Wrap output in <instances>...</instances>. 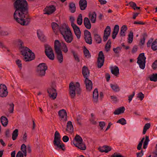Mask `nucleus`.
I'll return each mask as SVG.
<instances>
[{
  "label": "nucleus",
  "mask_w": 157,
  "mask_h": 157,
  "mask_svg": "<svg viewBox=\"0 0 157 157\" xmlns=\"http://www.w3.org/2000/svg\"><path fill=\"white\" fill-rule=\"evenodd\" d=\"M71 52L73 55L75 60L77 61L78 62H79V59L77 53L73 50H71Z\"/></svg>",
  "instance_id": "79ce46f5"
},
{
  "label": "nucleus",
  "mask_w": 157,
  "mask_h": 157,
  "mask_svg": "<svg viewBox=\"0 0 157 157\" xmlns=\"http://www.w3.org/2000/svg\"><path fill=\"white\" fill-rule=\"evenodd\" d=\"M97 14L95 11L92 13H89V17L92 23H95L96 21Z\"/></svg>",
  "instance_id": "4be33fe9"
},
{
  "label": "nucleus",
  "mask_w": 157,
  "mask_h": 157,
  "mask_svg": "<svg viewBox=\"0 0 157 157\" xmlns=\"http://www.w3.org/2000/svg\"><path fill=\"white\" fill-rule=\"evenodd\" d=\"M110 27L109 26H108L106 27L104 31L103 36V40L105 42L108 40V37L110 35Z\"/></svg>",
  "instance_id": "f3484780"
},
{
  "label": "nucleus",
  "mask_w": 157,
  "mask_h": 157,
  "mask_svg": "<svg viewBox=\"0 0 157 157\" xmlns=\"http://www.w3.org/2000/svg\"><path fill=\"white\" fill-rule=\"evenodd\" d=\"M119 31V26L117 25H115L114 28L113 32H116V33H118Z\"/></svg>",
  "instance_id": "603ef678"
},
{
  "label": "nucleus",
  "mask_w": 157,
  "mask_h": 157,
  "mask_svg": "<svg viewBox=\"0 0 157 157\" xmlns=\"http://www.w3.org/2000/svg\"><path fill=\"white\" fill-rule=\"evenodd\" d=\"M47 92L48 94L49 97L50 98L54 100L56 98L57 95V93L56 89L54 87H51L48 88L47 89Z\"/></svg>",
  "instance_id": "f8f14e48"
},
{
  "label": "nucleus",
  "mask_w": 157,
  "mask_h": 157,
  "mask_svg": "<svg viewBox=\"0 0 157 157\" xmlns=\"http://www.w3.org/2000/svg\"><path fill=\"white\" fill-rule=\"evenodd\" d=\"M16 157H24V155L22 152L19 151L17 153Z\"/></svg>",
  "instance_id": "bf43d9fd"
},
{
  "label": "nucleus",
  "mask_w": 157,
  "mask_h": 157,
  "mask_svg": "<svg viewBox=\"0 0 157 157\" xmlns=\"http://www.w3.org/2000/svg\"><path fill=\"white\" fill-rule=\"evenodd\" d=\"M56 54L57 58L60 63H62L63 60V58L62 52L61 50L55 51Z\"/></svg>",
  "instance_id": "412c9836"
},
{
  "label": "nucleus",
  "mask_w": 157,
  "mask_h": 157,
  "mask_svg": "<svg viewBox=\"0 0 157 157\" xmlns=\"http://www.w3.org/2000/svg\"><path fill=\"white\" fill-rule=\"evenodd\" d=\"M62 49L63 51L65 53H67L68 51L67 46H66V44L63 42H62Z\"/></svg>",
  "instance_id": "a19ab883"
},
{
  "label": "nucleus",
  "mask_w": 157,
  "mask_h": 157,
  "mask_svg": "<svg viewBox=\"0 0 157 157\" xmlns=\"http://www.w3.org/2000/svg\"><path fill=\"white\" fill-rule=\"evenodd\" d=\"M26 147V146L24 144H23L21 145V149L23 153L27 152Z\"/></svg>",
  "instance_id": "8fccbe9b"
},
{
  "label": "nucleus",
  "mask_w": 157,
  "mask_h": 157,
  "mask_svg": "<svg viewBox=\"0 0 157 157\" xmlns=\"http://www.w3.org/2000/svg\"><path fill=\"white\" fill-rule=\"evenodd\" d=\"M147 37V35L146 33H144V36L143 38L142 39H141L140 40V43L142 44H144V43L145 40V37Z\"/></svg>",
  "instance_id": "09e8293b"
},
{
  "label": "nucleus",
  "mask_w": 157,
  "mask_h": 157,
  "mask_svg": "<svg viewBox=\"0 0 157 157\" xmlns=\"http://www.w3.org/2000/svg\"><path fill=\"white\" fill-rule=\"evenodd\" d=\"M98 89L97 88H96L93 91V95L94 101L96 103H97L98 101Z\"/></svg>",
  "instance_id": "cd10ccee"
},
{
  "label": "nucleus",
  "mask_w": 157,
  "mask_h": 157,
  "mask_svg": "<svg viewBox=\"0 0 157 157\" xmlns=\"http://www.w3.org/2000/svg\"><path fill=\"white\" fill-rule=\"evenodd\" d=\"M2 28L0 27V35L1 36H7L9 34L7 31H4L1 29Z\"/></svg>",
  "instance_id": "49530a36"
},
{
  "label": "nucleus",
  "mask_w": 157,
  "mask_h": 157,
  "mask_svg": "<svg viewBox=\"0 0 157 157\" xmlns=\"http://www.w3.org/2000/svg\"><path fill=\"white\" fill-rule=\"evenodd\" d=\"M74 128L72 122L69 121L67 124L66 131L70 133L73 132Z\"/></svg>",
  "instance_id": "aec40b11"
},
{
  "label": "nucleus",
  "mask_w": 157,
  "mask_h": 157,
  "mask_svg": "<svg viewBox=\"0 0 157 157\" xmlns=\"http://www.w3.org/2000/svg\"><path fill=\"white\" fill-rule=\"evenodd\" d=\"M18 44L21 45V55L24 56L23 59L25 61H30L35 58V54L32 51L27 47L22 46L23 42L20 39L18 40Z\"/></svg>",
  "instance_id": "7ed1b4c3"
},
{
  "label": "nucleus",
  "mask_w": 157,
  "mask_h": 157,
  "mask_svg": "<svg viewBox=\"0 0 157 157\" xmlns=\"http://www.w3.org/2000/svg\"><path fill=\"white\" fill-rule=\"evenodd\" d=\"M45 53L48 58L51 60H53L55 56L53 50L51 47L49 45L45 44Z\"/></svg>",
  "instance_id": "6e6552de"
},
{
  "label": "nucleus",
  "mask_w": 157,
  "mask_h": 157,
  "mask_svg": "<svg viewBox=\"0 0 157 157\" xmlns=\"http://www.w3.org/2000/svg\"><path fill=\"white\" fill-rule=\"evenodd\" d=\"M83 52L85 55V56L87 58H89L91 57V55L89 52V51L85 47H84Z\"/></svg>",
  "instance_id": "f704fd0d"
},
{
  "label": "nucleus",
  "mask_w": 157,
  "mask_h": 157,
  "mask_svg": "<svg viewBox=\"0 0 157 157\" xmlns=\"http://www.w3.org/2000/svg\"><path fill=\"white\" fill-rule=\"evenodd\" d=\"M18 130L17 129H15L13 132L12 135V139L13 140H14L17 138L18 135Z\"/></svg>",
  "instance_id": "473e14b6"
},
{
  "label": "nucleus",
  "mask_w": 157,
  "mask_h": 157,
  "mask_svg": "<svg viewBox=\"0 0 157 157\" xmlns=\"http://www.w3.org/2000/svg\"><path fill=\"white\" fill-rule=\"evenodd\" d=\"M125 110V108L124 107H121L115 110L113 112V113L115 115H119L120 113H123Z\"/></svg>",
  "instance_id": "c85d7f7f"
},
{
  "label": "nucleus",
  "mask_w": 157,
  "mask_h": 157,
  "mask_svg": "<svg viewBox=\"0 0 157 157\" xmlns=\"http://www.w3.org/2000/svg\"><path fill=\"white\" fill-rule=\"evenodd\" d=\"M149 78L151 81L156 82L157 81V74H153L151 75Z\"/></svg>",
  "instance_id": "e433bc0d"
},
{
  "label": "nucleus",
  "mask_w": 157,
  "mask_h": 157,
  "mask_svg": "<svg viewBox=\"0 0 157 157\" xmlns=\"http://www.w3.org/2000/svg\"><path fill=\"white\" fill-rule=\"evenodd\" d=\"M111 41L110 39L109 40L105 45V48L106 51L108 52L110 50L111 48Z\"/></svg>",
  "instance_id": "ea45409f"
},
{
  "label": "nucleus",
  "mask_w": 157,
  "mask_h": 157,
  "mask_svg": "<svg viewBox=\"0 0 157 157\" xmlns=\"http://www.w3.org/2000/svg\"><path fill=\"white\" fill-rule=\"evenodd\" d=\"M62 46L61 43L58 40H56L54 43V49L55 51H57L61 50L60 47Z\"/></svg>",
  "instance_id": "393cba45"
},
{
  "label": "nucleus",
  "mask_w": 157,
  "mask_h": 157,
  "mask_svg": "<svg viewBox=\"0 0 157 157\" xmlns=\"http://www.w3.org/2000/svg\"><path fill=\"white\" fill-rule=\"evenodd\" d=\"M137 50V47L136 46H134L132 51V52L133 54L136 52Z\"/></svg>",
  "instance_id": "69168bd1"
},
{
  "label": "nucleus",
  "mask_w": 157,
  "mask_h": 157,
  "mask_svg": "<svg viewBox=\"0 0 157 157\" xmlns=\"http://www.w3.org/2000/svg\"><path fill=\"white\" fill-rule=\"evenodd\" d=\"M80 86L78 82H76V84L74 85L73 82H71L69 86V94L72 99H74L76 96V92L77 94H80L81 89L80 88Z\"/></svg>",
  "instance_id": "20e7f679"
},
{
  "label": "nucleus",
  "mask_w": 157,
  "mask_h": 157,
  "mask_svg": "<svg viewBox=\"0 0 157 157\" xmlns=\"http://www.w3.org/2000/svg\"><path fill=\"white\" fill-rule=\"evenodd\" d=\"M146 57L144 56V53H140L137 58V63L139 65L140 67L144 69L145 67Z\"/></svg>",
  "instance_id": "1a4fd4ad"
},
{
  "label": "nucleus",
  "mask_w": 157,
  "mask_h": 157,
  "mask_svg": "<svg viewBox=\"0 0 157 157\" xmlns=\"http://www.w3.org/2000/svg\"><path fill=\"white\" fill-rule=\"evenodd\" d=\"M103 148H104L105 150H106L107 151L109 150V151L111 150V147L109 146L106 145L104 146L103 147Z\"/></svg>",
  "instance_id": "052dcab7"
},
{
  "label": "nucleus",
  "mask_w": 157,
  "mask_h": 157,
  "mask_svg": "<svg viewBox=\"0 0 157 157\" xmlns=\"http://www.w3.org/2000/svg\"><path fill=\"white\" fill-rule=\"evenodd\" d=\"M127 28L126 25H123L121 29L120 34L121 36H124L125 35V32L127 30Z\"/></svg>",
  "instance_id": "c756f323"
},
{
  "label": "nucleus",
  "mask_w": 157,
  "mask_h": 157,
  "mask_svg": "<svg viewBox=\"0 0 157 157\" xmlns=\"http://www.w3.org/2000/svg\"><path fill=\"white\" fill-rule=\"evenodd\" d=\"M56 10V7L52 5L47 6L44 9V14L48 15L51 14L54 12Z\"/></svg>",
  "instance_id": "2eb2a0df"
},
{
  "label": "nucleus",
  "mask_w": 157,
  "mask_h": 157,
  "mask_svg": "<svg viewBox=\"0 0 157 157\" xmlns=\"http://www.w3.org/2000/svg\"><path fill=\"white\" fill-rule=\"evenodd\" d=\"M0 120L2 124L4 127L6 126L8 122L7 118L5 116H2L1 117Z\"/></svg>",
  "instance_id": "bb28decb"
},
{
  "label": "nucleus",
  "mask_w": 157,
  "mask_h": 157,
  "mask_svg": "<svg viewBox=\"0 0 157 157\" xmlns=\"http://www.w3.org/2000/svg\"><path fill=\"white\" fill-rule=\"evenodd\" d=\"M53 143L54 146L58 148L59 149L65 151V145L61 141L60 135L57 131H56L55 132Z\"/></svg>",
  "instance_id": "39448f33"
},
{
  "label": "nucleus",
  "mask_w": 157,
  "mask_h": 157,
  "mask_svg": "<svg viewBox=\"0 0 157 157\" xmlns=\"http://www.w3.org/2000/svg\"><path fill=\"white\" fill-rule=\"evenodd\" d=\"M82 17L81 14H80L78 16L77 19V23L79 25H81L82 23Z\"/></svg>",
  "instance_id": "c03bdc74"
},
{
  "label": "nucleus",
  "mask_w": 157,
  "mask_h": 157,
  "mask_svg": "<svg viewBox=\"0 0 157 157\" xmlns=\"http://www.w3.org/2000/svg\"><path fill=\"white\" fill-rule=\"evenodd\" d=\"M152 67L154 70L157 68V60H156L152 64Z\"/></svg>",
  "instance_id": "13d9d810"
},
{
  "label": "nucleus",
  "mask_w": 157,
  "mask_h": 157,
  "mask_svg": "<svg viewBox=\"0 0 157 157\" xmlns=\"http://www.w3.org/2000/svg\"><path fill=\"white\" fill-rule=\"evenodd\" d=\"M117 123H120L122 125H124L126 123L125 120L124 118H122L118 120Z\"/></svg>",
  "instance_id": "de8ad7c7"
},
{
  "label": "nucleus",
  "mask_w": 157,
  "mask_h": 157,
  "mask_svg": "<svg viewBox=\"0 0 157 157\" xmlns=\"http://www.w3.org/2000/svg\"><path fill=\"white\" fill-rule=\"evenodd\" d=\"M48 67L45 63H40L37 67L36 72L37 75L40 77H42L45 75L46 70Z\"/></svg>",
  "instance_id": "423d86ee"
},
{
  "label": "nucleus",
  "mask_w": 157,
  "mask_h": 157,
  "mask_svg": "<svg viewBox=\"0 0 157 157\" xmlns=\"http://www.w3.org/2000/svg\"><path fill=\"white\" fill-rule=\"evenodd\" d=\"M95 118H90V121L93 124H97V122L95 121Z\"/></svg>",
  "instance_id": "0e129e2a"
},
{
  "label": "nucleus",
  "mask_w": 157,
  "mask_h": 157,
  "mask_svg": "<svg viewBox=\"0 0 157 157\" xmlns=\"http://www.w3.org/2000/svg\"><path fill=\"white\" fill-rule=\"evenodd\" d=\"M8 94L7 89L4 84H0V96L2 98L6 97Z\"/></svg>",
  "instance_id": "9b49d317"
},
{
  "label": "nucleus",
  "mask_w": 157,
  "mask_h": 157,
  "mask_svg": "<svg viewBox=\"0 0 157 157\" xmlns=\"http://www.w3.org/2000/svg\"><path fill=\"white\" fill-rule=\"evenodd\" d=\"M62 140L64 142H67L69 140V138L67 136H64L63 137Z\"/></svg>",
  "instance_id": "4d7b16f0"
},
{
  "label": "nucleus",
  "mask_w": 157,
  "mask_h": 157,
  "mask_svg": "<svg viewBox=\"0 0 157 157\" xmlns=\"http://www.w3.org/2000/svg\"><path fill=\"white\" fill-rule=\"evenodd\" d=\"M74 139L77 142L75 144H74L76 147L82 150H84L86 149V145L83 143V140L79 135L77 134Z\"/></svg>",
  "instance_id": "0eeeda50"
},
{
  "label": "nucleus",
  "mask_w": 157,
  "mask_h": 157,
  "mask_svg": "<svg viewBox=\"0 0 157 157\" xmlns=\"http://www.w3.org/2000/svg\"><path fill=\"white\" fill-rule=\"evenodd\" d=\"M105 124L104 121H100L99 122V126L101 128V130L103 129V127L105 126Z\"/></svg>",
  "instance_id": "864d4df0"
},
{
  "label": "nucleus",
  "mask_w": 157,
  "mask_h": 157,
  "mask_svg": "<svg viewBox=\"0 0 157 157\" xmlns=\"http://www.w3.org/2000/svg\"><path fill=\"white\" fill-rule=\"evenodd\" d=\"M135 92L134 91L132 92V94L128 97V100L129 101V102H130V101L132 100L133 97L135 95Z\"/></svg>",
  "instance_id": "e2e57ef3"
},
{
  "label": "nucleus",
  "mask_w": 157,
  "mask_h": 157,
  "mask_svg": "<svg viewBox=\"0 0 157 157\" xmlns=\"http://www.w3.org/2000/svg\"><path fill=\"white\" fill-rule=\"evenodd\" d=\"M105 57L102 51L99 52L97 60V66L100 68L103 66L104 62Z\"/></svg>",
  "instance_id": "9d476101"
},
{
  "label": "nucleus",
  "mask_w": 157,
  "mask_h": 157,
  "mask_svg": "<svg viewBox=\"0 0 157 157\" xmlns=\"http://www.w3.org/2000/svg\"><path fill=\"white\" fill-rule=\"evenodd\" d=\"M119 69L117 66H115L114 68L111 67V72L112 73L117 77L119 74Z\"/></svg>",
  "instance_id": "a878e982"
},
{
  "label": "nucleus",
  "mask_w": 157,
  "mask_h": 157,
  "mask_svg": "<svg viewBox=\"0 0 157 157\" xmlns=\"http://www.w3.org/2000/svg\"><path fill=\"white\" fill-rule=\"evenodd\" d=\"M111 98L113 102H116L117 101V98L116 97L114 96H111Z\"/></svg>",
  "instance_id": "680f3d73"
},
{
  "label": "nucleus",
  "mask_w": 157,
  "mask_h": 157,
  "mask_svg": "<svg viewBox=\"0 0 157 157\" xmlns=\"http://www.w3.org/2000/svg\"><path fill=\"white\" fill-rule=\"evenodd\" d=\"M150 140L149 138V136H145V140L144 142L143 148L144 149H146L147 147V145L148 142Z\"/></svg>",
  "instance_id": "c9c22d12"
},
{
  "label": "nucleus",
  "mask_w": 157,
  "mask_h": 157,
  "mask_svg": "<svg viewBox=\"0 0 157 157\" xmlns=\"http://www.w3.org/2000/svg\"><path fill=\"white\" fill-rule=\"evenodd\" d=\"M52 26L54 32L56 29H59L61 33L67 43H70L73 40L72 33L69 27H67L66 24H64L59 27L56 23L52 22Z\"/></svg>",
  "instance_id": "f03ea898"
},
{
  "label": "nucleus",
  "mask_w": 157,
  "mask_h": 157,
  "mask_svg": "<svg viewBox=\"0 0 157 157\" xmlns=\"http://www.w3.org/2000/svg\"><path fill=\"white\" fill-rule=\"evenodd\" d=\"M6 136V137L8 138L10 137V130L9 129H7L5 133Z\"/></svg>",
  "instance_id": "774afa93"
},
{
  "label": "nucleus",
  "mask_w": 157,
  "mask_h": 157,
  "mask_svg": "<svg viewBox=\"0 0 157 157\" xmlns=\"http://www.w3.org/2000/svg\"><path fill=\"white\" fill-rule=\"evenodd\" d=\"M84 82L86 84V89L87 90L90 91L92 88L93 84L92 81L89 79L88 78H85Z\"/></svg>",
  "instance_id": "a211bd4d"
},
{
  "label": "nucleus",
  "mask_w": 157,
  "mask_h": 157,
  "mask_svg": "<svg viewBox=\"0 0 157 157\" xmlns=\"http://www.w3.org/2000/svg\"><path fill=\"white\" fill-rule=\"evenodd\" d=\"M144 95L142 92H140L138 94L137 97L140 98V100L142 101L144 98Z\"/></svg>",
  "instance_id": "3c124183"
},
{
  "label": "nucleus",
  "mask_w": 157,
  "mask_h": 157,
  "mask_svg": "<svg viewBox=\"0 0 157 157\" xmlns=\"http://www.w3.org/2000/svg\"><path fill=\"white\" fill-rule=\"evenodd\" d=\"M8 105L10 106V107L8 109L9 112L10 113H13L14 110V105L13 103L8 104Z\"/></svg>",
  "instance_id": "a18cd8bd"
},
{
  "label": "nucleus",
  "mask_w": 157,
  "mask_h": 157,
  "mask_svg": "<svg viewBox=\"0 0 157 157\" xmlns=\"http://www.w3.org/2000/svg\"><path fill=\"white\" fill-rule=\"evenodd\" d=\"M69 9L72 13H74L76 10V7L75 4L73 2L69 3Z\"/></svg>",
  "instance_id": "7c9ffc66"
},
{
  "label": "nucleus",
  "mask_w": 157,
  "mask_h": 157,
  "mask_svg": "<svg viewBox=\"0 0 157 157\" xmlns=\"http://www.w3.org/2000/svg\"><path fill=\"white\" fill-rule=\"evenodd\" d=\"M153 38H151L149 40H148L147 43V47L149 48L151 46V44L153 41Z\"/></svg>",
  "instance_id": "6e6d98bb"
},
{
  "label": "nucleus",
  "mask_w": 157,
  "mask_h": 157,
  "mask_svg": "<svg viewBox=\"0 0 157 157\" xmlns=\"http://www.w3.org/2000/svg\"><path fill=\"white\" fill-rule=\"evenodd\" d=\"M16 63L19 68H21L22 67V64L21 60L19 59H17L16 61Z\"/></svg>",
  "instance_id": "5fc2aeb1"
},
{
  "label": "nucleus",
  "mask_w": 157,
  "mask_h": 157,
  "mask_svg": "<svg viewBox=\"0 0 157 157\" xmlns=\"http://www.w3.org/2000/svg\"><path fill=\"white\" fill-rule=\"evenodd\" d=\"M84 39L86 42L90 44H92V40L90 32L87 30L84 31Z\"/></svg>",
  "instance_id": "4468645a"
},
{
  "label": "nucleus",
  "mask_w": 157,
  "mask_h": 157,
  "mask_svg": "<svg viewBox=\"0 0 157 157\" xmlns=\"http://www.w3.org/2000/svg\"><path fill=\"white\" fill-rule=\"evenodd\" d=\"M129 4L130 5V6L132 7L133 8L136 6V4L133 2H129Z\"/></svg>",
  "instance_id": "338daca9"
},
{
  "label": "nucleus",
  "mask_w": 157,
  "mask_h": 157,
  "mask_svg": "<svg viewBox=\"0 0 157 157\" xmlns=\"http://www.w3.org/2000/svg\"><path fill=\"white\" fill-rule=\"evenodd\" d=\"M151 48L153 51H156L157 50V39H156L152 43L151 45Z\"/></svg>",
  "instance_id": "72a5a7b5"
},
{
  "label": "nucleus",
  "mask_w": 157,
  "mask_h": 157,
  "mask_svg": "<svg viewBox=\"0 0 157 157\" xmlns=\"http://www.w3.org/2000/svg\"><path fill=\"white\" fill-rule=\"evenodd\" d=\"M84 24L86 28L88 29H90L91 25L90 20L88 18L85 17L84 19Z\"/></svg>",
  "instance_id": "b1692460"
},
{
  "label": "nucleus",
  "mask_w": 157,
  "mask_h": 157,
  "mask_svg": "<svg viewBox=\"0 0 157 157\" xmlns=\"http://www.w3.org/2000/svg\"><path fill=\"white\" fill-rule=\"evenodd\" d=\"M73 28L74 32L78 39H79L81 36V32L79 27L75 24H72L71 26Z\"/></svg>",
  "instance_id": "dca6fc26"
},
{
  "label": "nucleus",
  "mask_w": 157,
  "mask_h": 157,
  "mask_svg": "<svg viewBox=\"0 0 157 157\" xmlns=\"http://www.w3.org/2000/svg\"><path fill=\"white\" fill-rule=\"evenodd\" d=\"M37 35L38 38L42 41H44L46 40V37L40 31H37Z\"/></svg>",
  "instance_id": "2f4dec72"
},
{
  "label": "nucleus",
  "mask_w": 157,
  "mask_h": 157,
  "mask_svg": "<svg viewBox=\"0 0 157 157\" xmlns=\"http://www.w3.org/2000/svg\"><path fill=\"white\" fill-rule=\"evenodd\" d=\"M151 127L150 123H148L146 124L144 126L143 133L145 134L147 129H149Z\"/></svg>",
  "instance_id": "4c0bfd02"
},
{
  "label": "nucleus",
  "mask_w": 157,
  "mask_h": 157,
  "mask_svg": "<svg viewBox=\"0 0 157 157\" xmlns=\"http://www.w3.org/2000/svg\"><path fill=\"white\" fill-rule=\"evenodd\" d=\"M60 120L66 122L67 120V114L66 111L64 109L59 110L58 112Z\"/></svg>",
  "instance_id": "ddd939ff"
},
{
  "label": "nucleus",
  "mask_w": 157,
  "mask_h": 157,
  "mask_svg": "<svg viewBox=\"0 0 157 157\" xmlns=\"http://www.w3.org/2000/svg\"><path fill=\"white\" fill-rule=\"evenodd\" d=\"M94 39L96 42L98 43H100L101 41V38L100 36L97 34L94 35Z\"/></svg>",
  "instance_id": "37998d69"
},
{
  "label": "nucleus",
  "mask_w": 157,
  "mask_h": 157,
  "mask_svg": "<svg viewBox=\"0 0 157 157\" xmlns=\"http://www.w3.org/2000/svg\"><path fill=\"white\" fill-rule=\"evenodd\" d=\"M111 87L113 90L115 92H118L120 90L119 87L117 85L110 84Z\"/></svg>",
  "instance_id": "58836bf2"
},
{
  "label": "nucleus",
  "mask_w": 157,
  "mask_h": 157,
  "mask_svg": "<svg viewBox=\"0 0 157 157\" xmlns=\"http://www.w3.org/2000/svg\"><path fill=\"white\" fill-rule=\"evenodd\" d=\"M82 74L84 78H87L89 76L90 72L88 68L84 66L82 69Z\"/></svg>",
  "instance_id": "5701e85b"
},
{
  "label": "nucleus",
  "mask_w": 157,
  "mask_h": 157,
  "mask_svg": "<svg viewBox=\"0 0 157 157\" xmlns=\"http://www.w3.org/2000/svg\"><path fill=\"white\" fill-rule=\"evenodd\" d=\"M79 5L81 10H85L87 6V2L86 0H80Z\"/></svg>",
  "instance_id": "6ab92c4d"
},
{
  "label": "nucleus",
  "mask_w": 157,
  "mask_h": 157,
  "mask_svg": "<svg viewBox=\"0 0 157 157\" xmlns=\"http://www.w3.org/2000/svg\"><path fill=\"white\" fill-rule=\"evenodd\" d=\"M13 6L15 11L13 13L14 19L22 25H27L30 20L28 18V4L26 0H14Z\"/></svg>",
  "instance_id": "f257e3e1"
}]
</instances>
